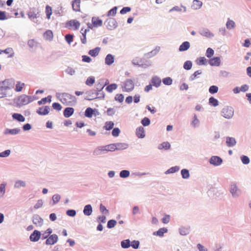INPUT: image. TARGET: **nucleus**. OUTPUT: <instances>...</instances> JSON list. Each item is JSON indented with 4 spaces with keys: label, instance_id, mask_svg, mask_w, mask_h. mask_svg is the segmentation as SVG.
<instances>
[{
    "label": "nucleus",
    "instance_id": "50",
    "mask_svg": "<svg viewBox=\"0 0 251 251\" xmlns=\"http://www.w3.org/2000/svg\"><path fill=\"white\" fill-rule=\"evenodd\" d=\"M209 103L210 105L216 107L219 105V101L216 99L211 97L209 99Z\"/></svg>",
    "mask_w": 251,
    "mask_h": 251
},
{
    "label": "nucleus",
    "instance_id": "20",
    "mask_svg": "<svg viewBox=\"0 0 251 251\" xmlns=\"http://www.w3.org/2000/svg\"><path fill=\"white\" fill-rule=\"evenodd\" d=\"M7 183L5 181H3L0 184V199L4 198L6 193V188Z\"/></svg>",
    "mask_w": 251,
    "mask_h": 251
},
{
    "label": "nucleus",
    "instance_id": "61",
    "mask_svg": "<svg viewBox=\"0 0 251 251\" xmlns=\"http://www.w3.org/2000/svg\"><path fill=\"white\" fill-rule=\"evenodd\" d=\"M240 158L243 164L245 165L249 164L250 160L248 156L243 155L241 156Z\"/></svg>",
    "mask_w": 251,
    "mask_h": 251
},
{
    "label": "nucleus",
    "instance_id": "57",
    "mask_svg": "<svg viewBox=\"0 0 251 251\" xmlns=\"http://www.w3.org/2000/svg\"><path fill=\"white\" fill-rule=\"evenodd\" d=\"M192 62L191 61L187 60L183 64V68L186 70H189L192 68Z\"/></svg>",
    "mask_w": 251,
    "mask_h": 251
},
{
    "label": "nucleus",
    "instance_id": "45",
    "mask_svg": "<svg viewBox=\"0 0 251 251\" xmlns=\"http://www.w3.org/2000/svg\"><path fill=\"white\" fill-rule=\"evenodd\" d=\"M3 52L5 54H9L8 56V57L12 58L14 55V52L13 51V50L12 48H7L4 50H1V53Z\"/></svg>",
    "mask_w": 251,
    "mask_h": 251
},
{
    "label": "nucleus",
    "instance_id": "26",
    "mask_svg": "<svg viewBox=\"0 0 251 251\" xmlns=\"http://www.w3.org/2000/svg\"><path fill=\"white\" fill-rule=\"evenodd\" d=\"M105 153L103 148V146H100L96 148L93 152V154L95 156H98Z\"/></svg>",
    "mask_w": 251,
    "mask_h": 251
},
{
    "label": "nucleus",
    "instance_id": "1",
    "mask_svg": "<svg viewBox=\"0 0 251 251\" xmlns=\"http://www.w3.org/2000/svg\"><path fill=\"white\" fill-rule=\"evenodd\" d=\"M15 81L13 79H7L0 82V99L9 96V91L14 88Z\"/></svg>",
    "mask_w": 251,
    "mask_h": 251
},
{
    "label": "nucleus",
    "instance_id": "6",
    "mask_svg": "<svg viewBox=\"0 0 251 251\" xmlns=\"http://www.w3.org/2000/svg\"><path fill=\"white\" fill-rule=\"evenodd\" d=\"M104 25L108 30H113L117 28L118 24L116 20L113 18H108L104 23Z\"/></svg>",
    "mask_w": 251,
    "mask_h": 251
},
{
    "label": "nucleus",
    "instance_id": "56",
    "mask_svg": "<svg viewBox=\"0 0 251 251\" xmlns=\"http://www.w3.org/2000/svg\"><path fill=\"white\" fill-rule=\"evenodd\" d=\"M114 126V124L112 121L106 122L105 124L104 128L107 130H110L112 129Z\"/></svg>",
    "mask_w": 251,
    "mask_h": 251
},
{
    "label": "nucleus",
    "instance_id": "8",
    "mask_svg": "<svg viewBox=\"0 0 251 251\" xmlns=\"http://www.w3.org/2000/svg\"><path fill=\"white\" fill-rule=\"evenodd\" d=\"M80 26V23L76 20H71L68 21L66 24V27L69 29H72L74 27L73 29L77 30L79 28Z\"/></svg>",
    "mask_w": 251,
    "mask_h": 251
},
{
    "label": "nucleus",
    "instance_id": "34",
    "mask_svg": "<svg viewBox=\"0 0 251 251\" xmlns=\"http://www.w3.org/2000/svg\"><path fill=\"white\" fill-rule=\"evenodd\" d=\"M168 232V229L166 227H162L159 229L157 231L153 233V235L158 236L159 237H163L165 233Z\"/></svg>",
    "mask_w": 251,
    "mask_h": 251
},
{
    "label": "nucleus",
    "instance_id": "54",
    "mask_svg": "<svg viewBox=\"0 0 251 251\" xmlns=\"http://www.w3.org/2000/svg\"><path fill=\"white\" fill-rule=\"evenodd\" d=\"M201 70H198L194 73L192 75L190 76L189 77V80L191 81L194 80L198 76V75H201Z\"/></svg>",
    "mask_w": 251,
    "mask_h": 251
},
{
    "label": "nucleus",
    "instance_id": "60",
    "mask_svg": "<svg viewBox=\"0 0 251 251\" xmlns=\"http://www.w3.org/2000/svg\"><path fill=\"white\" fill-rule=\"evenodd\" d=\"M95 77L94 76L88 77L85 82L87 85L91 86L95 83Z\"/></svg>",
    "mask_w": 251,
    "mask_h": 251
},
{
    "label": "nucleus",
    "instance_id": "7",
    "mask_svg": "<svg viewBox=\"0 0 251 251\" xmlns=\"http://www.w3.org/2000/svg\"><path fill=\"white\" fill-rule=\"evenodd\" d=\"M30 103L29 96L23 94L20 96L17 100V104L19 106H22Z\"/></svg>",
    "mask_w": 251,
    "mask_h": 251
},
{
    "label": "nucleus",
    "instance_id": "63",
    "mask_svg": "<svg viewBox=\"0 0 251 251\" xmlns=\"http://www.w3.org/2000/svg\"><path fill=\"white\" fill-rule=\"evenodd\" d=\"M65 72L70 75H73L75 73V70L71 67H68L65 70Z\"/></svg>",
    "mask_w": 251,
    "mask_h": 251
},
{
    "label": "nucleus",
    "instance_id": "51",
    "mask_svg": "<svg viewBox=\"0 0 251 251\" xmlns=\"http://www.w3.org/2000/svg\"><path fill=\"white\" fill-rule=\"evenodd\" d=\"M206 61L207 60L204 57H200L197 58L196 62L198 65H204L206 64Z\"/></svg>",
    "mask_w": 251,
    "mask_h": 251
},
{
    "label": "nucleus",
    "instance_id": "62",
    "mask_svg": "<svg viewBox=\"0 0 251 251\" xmlns=\"http://www.w3.org/2000/svg\"><path fill=\"white\" fill-rule=\"evenodd\" d=\"M100 212L105 215H107L109 214V211L106 209L105 206L100 204Z\"/></svg>",
    "mask_w": 251,
    "mask_h": 251
},
{
    "label": "nucleus",
    "instance_id": "11",
    "mask_svg": "<svg viewBox=\"0 0 251 251\" xmlns=\"http://www.w3.org/2000/svg\"><path fill=\"white\" fill-rule=\"evenodd\" d=\"M209 162L213 166H219L223 163V159L219 156H212L209 159Z\"/></svg>",
    "mask_w": 251,
    "mask_h": 251
},
{
    "label": "nucleus",
    "instance_id": "36",
    "mask_svg": "<svg viewBox=\"0 0 251 251\" xmlns=\"http://www.w3.org/2000/svg\"><path fill=\"white\" fill-rule=\"evenodd\" d=\"M115 144H111L108 145L103 146V148L105 151V153H107L108 151H114L116 150V148L115 147Z\"/></svg>",
    "mask_w": 251,
    "mask_h": 251
},
{
    "label": "nucleus",
    "instance_id": "29",
    "mask_svg": "<svg viewBox=\"0 0 251 251\" xmlns=\"http://www.w3.org/2000/svg\"><path fill=\"white\" fill-rule=\"evenodd\" d=\"M74 113V109L73 107H67L63 112V115L65 117L69 118L71 117Z\"/></svg>",
    "mask_w": 251,
    "mask_h": 251
},
{
    "label": "nucleus",
    "instance_id": "49",
    "mask_svg": "<svg viewBox=\"0 0 251 251\" xmlns=\"http://www.w3.org/2000/svg\"><path fill=\"white\" fill-rule=\"evenodd\" d=\"M121 247L123 249H127L130 246V241L129 239L122 241L121 243Z\"/></svg>",
    "mask_w": 251,
    "mask_h": 251
},
{
    "label": "nucleus",
    "instance_id": "9",
    "mask_svg": "<svg viewBox=\"0 0 251 251\" xmlns=\"http://www.w3.org/2000/svg\"><path fill=\"white\" fill-rule=\"evenodd\" d=\"M96 99L97 95L95 89H91L85 92L84 96L85 100H92Z\"/></svg>",
    "mask_w": 251,
    "mask_h": 251
},
{
    "label": "nucleus",
    "instance_id": "43",
    "mask_svg": "<svg viewBox=\"0 0 251 251\" xmlns=\"http://www.w3.org/2000/svg\"><path fill=\"white\" fill-rule=\"evenodd\" d=\"M51 96L49 95L46 98H42L40 100L38 101V104L40 105L45 104L46 102L50 103L51 101Z\"/></svg>",
    "mask_w": 251,
    "mask_h": 251
},
{
    "label": "nucleus",
    "instance_id": "39",
    "mask_svg": "<svg viewBox=\"0 0 251 251\" xmlns=\"http://www.w3.org/2000/svg\"><path fill=\"white\" fill-rule=\"evenodd\" d=\"M100 50V48L96 47L93 50H91L89 51L88 54L92 57H96L97 56Z\"/></svg>",
    "mask_w": 251,
    "mask_h": 251
},
{
    "label": "nucleus",
    "instance_id": "58",
    "mask_svg": "<svg viewBox=\"0 0 251 251\" xmlns=\"http://www.w3.org/2000/svg\"><path fill=\"white\" fill-rule=\"evenodd\" d=\"M162 82L166 85H171L173 83V79L170 77H167L162 79Z\"/></svg>",
    "mask_w": 251,
    "mask_h": 251
},
{
    "label": "nucleus",
    "instance_id": "33",
    "mask_svg": "<svg viewBox=\"0 0 251 251\" xmlns=\"http://www.w3.org/2000/svg\"><path fill=\"white\" fill-rule=\"evenodd\" d=\"M226 143L228 147H232L236 145V141L233 137H227L226 138Z\"/></svg>",
    "mask_w": 251,
    "mask_h": 251
},
{
    "label": "nucleus",
    "instance_id": "10",
    "mask_svg": "<svg viewBox=\"0 0 251 251\" xmlns=\"http://www.w3.org/2000/svg\"><path fill=\"white\" fill-rule=\"evenodd\" d=\"M32 221L33 224L37 226L41 227L44 224V220L38 214L33 215Z\"/></svg>",
    "mask_w": 251,
    "mask_h": 251
},
{
    "label": "nucleus",
    "instance_id": "37",
    "mask_svg": "<svg viewBox=\"0 0 251 251\" xmlns=\"http://www.w3.org/2000/svg\"><path fill=\"white\" fill-rule=\"evenodd\" d=\"M103 78L100 79L98 81L97 83L95 85L96 90H97L99 92L101 91L102 90V89L104 87V86L103 85Z\"/></svg>",
    "mask_w": 251,
    "mask_h": 251
},
{
    "label": "nucleus",
    "instance_id": "18",
    "mask_svg": "<svg viewBox=\"0 0 251 251\" xmlns=\"http://www.w3.org/2000/svg\"><path fill=\"white\" fill-rule=\"evenodd\" d=\"M50 108L49 106L39 107L36 112L40 115H47L50 112Z\"/></svg>",
    "mask_w": 251,
    "mask_h": 251
},
{
    "label": "nucleus",
    "instance_id": "44",
    "mask_svg": "<svg viewBox=\"0 0 251 251\" xmlns=\"http://www.w3.org/2000/svg\"><path fill=\"white\" fill-rule=\"evenodd\" d=\"M180 169V167L178 166H175L174 167H172L167 170L165 172V174L166 175H168L170 174H173L176 172H178Z\"/></svg>",
    "mask_w": 251,
    "mask_h": 251
},
{
    "label": "nucleus",
    "instance_id": "40",
    "mask_svg": "<svg viewBox=\"0 0 251 251\" xmlns=\"http://www.w3.org/2000/svg\"><path fill=\"white\" fill-rule=\"evenodd\" d=\"M171 148V145L168 142H164L158 146V149L160 150L164 149L165 150H169Z\"/></svg>",
    "mask_w": 251,
    "mask_h": 251
},
{
    "label": "nucleus",
    "instance_id": "42",
    "mask_svg": "<svg viewBox=\"0 0 251 251\" xmlns=\"http://www.w3.org/2000/svg\"><path fill=\"white\" fill-rule=\"evenodd\" d=\"M61 196L58 194H54L52 197V203H50L51 205L56 204L60 200Z\"/></svg>",
    "mask_w": 251,
    "mask_h": 251
},
{
    "label": "nucleus",
    "instance_id": "27",
    "mask_svg": "<svg viewBox=\"0 0 251 251\" xmlns=\"http://www.w3.org/2000/svg\"><path fill=\"white\" fill-rule=\"evenodd\" d=\"M114 56L111 54H108L105 58V64L110 66L114 62Z\"/></svg>",
    "mask_w": 251,
    "mask_h": 251
},
{
    "label": "nucleus",
    "instance_id": "16",
    "mask_svg": "<svg viewBox=\"0 0 251 251\" xmlns=\"http://www.w3.org/2000/svg\"><path fill=\"white\" fill-rule=\"evenodd\" d=\"M27 185V183L25 181L18 179L16 180L14 184V188L15 189H19L22 188H25Z\"/></svg>",
    "mask_w": 251,
    "mask_h": 251
},
{
    "label": "nucleus",
    "instance_id": "19",
    "mask_svg": "<svg viewBox=\"0 0 251 251\" xmlns=\"http://www.w3.org/2000/svg\"><path fill=\"white\" fill-rule=\"evenodd\" d=\"M151 82L153 86L156 88H158L161 85V80L158 76H154L151 78Z\"/></svg>",
    "mask_w": 251,
    "mask_h": 251
},
{
    "label": "nucleus",
    "instance_id": "4",
    "mask_svg": "<svg viewBox=\"0 0 251 251\" xmlns=\"http://www.w3.org/2000/svg\"><path fill=\"white\" fill-rule=\"evenodd\" d=\"M134 86L135 84L134 80L131 79H127L122 83V91L130 92L134 89Z\"/></svg>",
    "mask_w": 251,
    "mask_h": 251
},
{
    "label": "nucleus",
    "instance_id": "25",
    "mask_svg": "<svg viewBox=\"0 0 251 251\" xmlns=\"http://www.w3.org/2000/svg\"><path fill=\"white\" fill-rule=\"evenodd\" d=\"M95 112L98 113V111L96 109H93L91 107H88L85 110L84 115L85 117L90 118L92 117L93 115L94 114Z\"/></svg>",
    "mask_w": 251,
    "mask_h": 251
},
{
    "label": "nucleus",
    "instance_id": "55",
    "mask_svg": "<svg viewBox=\"0 0 251 251\" xmlns=\"http://www.w3.org/2000/svg\"><path fill=\"white\" fill-rule=\"evenodd\" d=\"M24 86L25 83H22L20 81H17L15 85L16 88L15 90L16 92H21Z\"/></svg>",
    "mask_w": 251,
    "mask_h": 251
},
{
    "label": "nucleus",
    "instance_id": "23",
    "mask_svg": "<svg viewBox=\"0 0 251 251\" xmlns=\"http://www.w3.org/2000/svg\"><path fill=\"white\" fill-rule=\"evenodd\" d=\"M136 135L139 138H143L145 137L144 128L142 126H139L136 128Z\"/></svg>",
    "mask_w": 251,
    "mask_h": 251
},
{
    "label": "nucleus",
    "instance_id": "13",
    "mask_svg": "<svg viewBox=\"0 0 251 251\" xmlns=\"http://www.w3.org/2000/svg\"><path fill=\"white\" fill-rule=\"evenodd\" d=\"M41 233L37 230H35L30 234L29 239L31 242H37L41 238Z\"/></svg>",
    "mask_w": 251,
    "mask_h": 251
},
{
    "label": "nucleus",
    "instance_id": "28",
    "mask_svg": "<svg viewBox=\"0 0 251 251\" xmlns=\"http://www.w3.org/2000/svg\"><path fill=\"white\" fill-rule=\"evenodd\" d=\"M190 47V44L188 41L183 42L179 46L178 50L179 51H184L188 50Z\"/></svg>",
    "mask_w": 251,
    "mask_h": 251
},
{
    "label": "nucleus",
    "instance_id": "17",
    "mask_svg": "<svg viewBox=\"0 0 251 251\" xmlns=\"http://www.w3.org/2000/svg\"><path fill=\"white\" fill-rule=\"evenodd\" d=\"M20 132L21 129L19 128H15L13 129L6 128L3 132V134L4 135L10 134L15 135L19 134Z\"/></svg>",
    "mask_w": 251,
    "mask_h": 251
},
{
    "label": "nucleus",
    "instance_id": "46",
    "mask_svg": "<svg viewBox=\"0 0 251 251\" xmlns=\"http://www.w3.org/2000/svg\"><path fill=\"white\" fill-rule=\"evenodd\" d=\"M226 27L229 30L233 29L235 27V23L233 20L228 19L226 23Z\"/></svg>",
    "mask_w": 251,
    "mask_h": 251
},
{
    "label": "nucleus",
    "instance_id": "41",
    "mask_svg": "<svg viewBox=\"0 0 251 251\" xmlns=\"http://www.w3.org/2000/svg\"><path fill=\"white\" fill-rule=\"evenodd\" d=\"M202 5V3L200 0H194L193 4L192 5V8L195 10L199 9L201 7Z\"/></svg>",
    "mask_w": 251,
    "mask_h": 251
},
{
    "label": "nucleus",
    "instance_id": "12",
    "mask_svg": "<svg viewBox=\"0 0 251 251\" xmlns=\"http://www.w3.org/2000/svg\"><path fill=\"white\" fill-rule=\"evenodd\" d=\"M58 240V236L55 234H51L49 237L46 240L45 244L47 245H53L56 243Z\"/></svg>",
    "mask_w": 251,
    "mask_h": 251
},
{
    "label": "nucleus",
    "instance_id": "31",
    "mask_svg": "<svg viewBox=\"0 0 251 251\" xmlns=\"http://www.w3.org/2000/svg\"><path fill=\"white\" fill-rule=\"evenodd\" d=\"M93 208L91 204L86 205L83 209V214L86 216H90L92 214Z\"/></svg>",
    "mask_w": 251,
    "mask_h": 251
},
{
    "label": "nucleus",
    "instance_id": "14",
    "mask_svg": "<svg viewBox=\"0 0 251 251\" xmlns=\"http://www.w3.org/2000/svg\"><path fill=\"white\" fill-rule=\"evenodd\" d=\"M38 10L35 8H30L27 12L28 17L31 20L36 19L38 17Z\"/></svg>",
    "mask_w": 251,
    "mask_h": 251
},
{
    "label": "nucleus",
    "instance_id": "21",
    "mask_svg": "<svg viewBox=\"0 0 251 251\" xmlns=\"http://www.w3.org/2000/svg\"><path fill=\"white\" fill-rule=\"evenodd\" d=\"M209 64L212 66H219L221 64V60L219 57H215L209 60Z\"/></svg>",
    "mask_w": 251,
    "mask_h": 251
},
{
    "label": "nucleus",
    "instance_id": "15",
    "mask_svg": "<svg viewBox=\"0 0 251 251\" xmlns=\"http://www.w3.org/2000/svg\"><path fill=\"white\" fill-rule=\"evenodd\" d=\"M199 33L202 36L208 38H212L214 34L207 28H203L199 31Z\"/></svg>",
    "mask_w": 251,
    "mask_h": 251
},
{
    "label": "nucleus",
    "instance_id": "2",
    "mask_svg": "<svg viewBox=\"0 0 251 251\" xmlns=\"http://www.w3.org/2000/svg\"><path fill=\"white\" fill-rule=\"evenodd\" d=\"M56 97L59 100L66 105H74L76 102L75 96L67 93H57Z\"/></svg>",
    "mask_w": 251,
    "mask_h": 251
},
{
    "label": "nucleus",
    "instance_id": "52",
    "mask_svg": "<svg viewBox=\"0 0 251 251\" xmlns=\"http://www.w3.org/2000/svg\"><path fill=\"white\" fill-rule=\"evenodd\" d=\"M44 37L48 40H51L53 38V33L51 30H47L44 33Z\"/></svg>",
    "mask_w": 251,
    "mask_h": 251
},
{
    "label": "nucleus",
    "instance_id": "24",
    "mask_svg": "<svg viewBox=\"0 0 251 251\" xmlns=\"http://www.w3.org/2000/svg\"><path fill=\"white\" fill-rule=\"evenodd\" d=\"M179 234L182 236H186L190 232V227L188 226H181L178 229Z\"/></svg>",
    "mask_w": 251,
    "mask_h": 251
},
{
    "label": "nucleus",
    "instance_id": "64",
    "mask_svg": "<svg viewBox=\"0 0 251 251\" xmlns=\"http://www.w3.org/2000/svg\"><path fill=\"white\" fill-rule=\"evenodd\" d=\"M117 223V222L115 220H110L108 221L107 224V227L108 228H112L115 226Z\"/></svg>",
    "mask_w": 251,
    "mask_h": 251
},
{
    "label": "nucleus",
    "instance_id": "59",
    "mask_svg": "<svg viewBox=\"0 0 251 251\" xmlns=\"http://www.w3.org/2000/svg\"><path fill=\"white\" fill-rule=\"evenodd\" d=\"M141 123L144 126H148L151 124V121L148 117L144 118L141 121Z\"/></svg>",
    "mask_w": 251,
    "mask_h": 251
},
{
    "label": "nucleus",
    "instance_id": "5",
    "mask_svg": "<svg viewBox=\"0 0 251 251\" xmlns=\"http://www.w3.org/2000/svg\"><path fill=\"white\" fill-rule=\"evenodd\" d=\"M229 192L233 198H237L239 197L241 194L242 191L239 189L235 182H231L230 185Z\"/></svg>",
    "mask_w": 251,
    "mask_h": 251
},
{
    "label": "nucleus",
    "instance_id": "30",
    "mask_svg": "<svg viewBox=\"0 0 251 251\" xmlns=\"http://www.w3.org/2000/svg\"><path fill=\"white\" fill-rule=\"evenodd\" d=\"M12 117L13 119L19 122H24L25 120V117L20 113H14L12 114Z\"/></svg>",
    "mask_w": 251,
    "mask_h": 251
},
{
    "label": "nucleus",
    "instance_id": "48",
    "mask_svg": "<svg viewBox=\"0 0 251 251\" xmlns=\"http://www.w3.org/2000/svg\"><path fill=\"white\" fill-rule=\"evenodd\" d=\"M181 175L183 179H188L190 177L189 171L186 169H183L181 170Z\"/></svg>",
    "mask_w": 251,
    "mask_h": 251
},
{
    "label": "nucleus",
    "instance_id": "38",
    "mask_svg": "<svg viewBox=\"0 0 251 251\" xmlns=\"http://www.w3.org/2000/svg\"><path fill=\"white\" fill-rule=\"evenodd\" d=\"M116 150H123L127 149L128 147L127 144L125 143H115Z\"/></svg>",
    "mask_w": 251,
    "mask_h": 251
},
{
    "label": "nucleus",
    "instance_id": "35",
    "mask_svg": "<svg viewBox=\"0 0 251 251\" xmlns=\"http://www.w3.org/2000/svg\"><path fill=\"white\" fill-rule=\"evenodd\" d=\"M80 0H74L72 1V8L73 10L77 12L80 11Z\"/></svg>",
    "mask_w": 251,
    "mask_h": 251
},
{
    "label": "nucleus",
    "instance_id": "22",
    "mask_svg": "<svg viewBox=\"0 0 251 251\" xmlns=\"http://www.w3.org/2000/svg\"><path fill=\"white\" fill-rule=\"evenodd\" d=\"M200 125V121L198 119L196 114H194L192 120L191 122V126L192 127L197 128Z\"/></svg>",
    "mask_w": 251,
    "mask_h": 251
},
{
    "label": "nucleus",
    "instance_id": "53",
    "mask_svg": "<svg viewBox=\"0 0 251 251\" xmlns=\"http://www.w3.org/2000/svg\"><path fill=\"white\" fill-rule=\"evenodd\" d=\"M119 175L120 177L125 178L129 176L130 172L128 170H124L120 172Z\"/></svg>",
    "mask_w": 251,
    "mask_h": 251
},
{
    "label": "nucleus",
    "instance_id": "32",
    "mask_svg": "<svg viewBox=\"0 0 251 251\" xmlns=\"http://www.w3.org/2000/svg\"><path fill=\"white\" fill-rule=\"evenodd\" d=\"M92 23L93 26L98 27L102 25V21L101 19L96 17H93L92 19Z\"/></svg>",
    "mask_w": 251,
    "mask_h": 251
},
{
    "label": "nucleus",
    "instance_id": "3",
    "mask_svg": "<svg viewBox=\"0 0 251 251\" xmlns=\"http://www.w3.org/2000/svg\"><path fill=\"white\" fill-rule=\"evenodd\" d=\"M221 115L226 119H231L234 114V109L230 106H225L221 110Z\"/></svg>",
    "mask_w": 251,
    "mask_h": 251
},
{
    "label": "nucleus",
    "instance_id": "47",
    "mask_svg": "<svg viewBox=\"0 0 251 251\" xmlns=\"http://www.w3.org/2000/svg\"><path fill=\"white\" fill-rule=\"evenodd\" d=\"M118 85L116 83H112L108 85L106 88L105 90L109 93H112L113 90L117 88Z\"/></svg>",
    "mask_w": 251,
    "mask_h": 251
}]
</instances>
